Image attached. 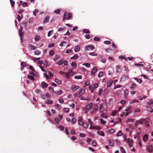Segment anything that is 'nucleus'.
<instances>
[{"mask_svg": "<svg viewBox=\"0 0 153 153\" xmlns=\"http://www.w3.org/2000/svg\"><path fill=\"white\" fill-rule=\"evenodd\" d=\"M78 123L81 126H82L83 125L84 123L82 121V118L81 117H79L78 118Z\"/></svg>", "mask_w": 153, "mask_h": 153, "instance_id": "6e6552de", "label": "nucleus"}, {"mask_svg": "<svg viewBox=\"0 0 153 153\" xmlns=\"http://www.w3.org/2000/svg\"><path fill=\"white\" fill-rule=\"evenodd\" d=\"M63 63V60H60L59 61L57 62L56 64L59 65H62Z\"/></svg>", "mask_w": 153, "mask_h": 153, "instance_id": "412c9836", "label": "nucleus"}, {"mask_svg": "<svg viewBox=\"0 0 153 153\" xmlns=\"http://www.w3.org/2000/svg\"><path fill=\"white\" fill-rule=\"evenodd\" d=\"M98 108V107L95 105H94L93 103L91 102L88 104L86 107L83 109L84 113L85 114L89 111L91 114H92L93 113L96 111Z\"/></svg>", "mask_w": 153, "mask_h": 153, "instance_id": "f257e3e1", "label": "nucleus"}, {"mask_svg": "<svg viewBox=\"0 0 153 153\" xmlns=\"http://www.w3.org/2000/svg\"><path fill=\"white\" fill-rule=\"evenodd\" d=\"M10 4H11V6L12 7H14V4H15V2L14 1L12 0H10Z\"/></svg>", "mask_w": 153, "mask_h": 153, "instance_id": "bb28decb", "label": "nucleus"}, {"mask_svg": "<svg viewBox=\"0 0 153 153\" xmlns=\"http://www.w3.org/2000/svg\"><path fill=\"white\" fill-rule=\"evenodd\" d=\"M124 140L125 141H126L127 142L129 143V145L130 147H132V141L131 140H130L129 139H127L126 138V137L125 135L123 136Z\"/></svg>", "mask_w": 153, "mask_h": 153, "instance_id": "7ed1b4c3", "label": "nucleus"}, {"mask_svg": "<svg viewBox=\"0 0 153 153\" xmlns=\"http://www.w3.org/2000/svg\"><path fill=\"white\" fill-rule=\"evenodd\" d=\"M29 46L31 50H34L36 48V47L35 46H34L32 45H30Z\"/></svg>", "mask_w": 153, "mask_h": 153, "instance_id": "cd10ccee", "label": "nucleus"}, {"mask_svg": "<svg viewBox=\"0 0 153 153\" xmlns=\"http://www.w3.org/2000/svg\"><path fill=\"white\" fill-rule=\"evenodd\" d=\"M104 73L103 72H100L99 74H98V76L100 78L103 75H104Z\"/></svg>", "mask_w": 153, "mask_h": 153, "instance_id": "e433bc0d", "label": "nucleus"}, {"mask_svg": "<svg viewBox=\"0 0 153 153\" xmlns=\"http://www.w3.org/2000/svg\"><path fill=\"white\" fill-rule=\"evenodd\" d=\"M79 88V87L78 86H75V85H73L72 86V89L73 91H75Z\"/></svg>", "mask_w": 153, "mask_h": 153, "instance_id": "ddd939ff", "label": "nucleus"}, {"mask_svg": "<svg viewBox=\"0 0 153 153\" xmlns=\"http://www.w3.org/2000/svg\"><path fill=\"white\" fill-rule=\"evenodd\" d=\"M85 90L84 89H82L80 90L78 94H76L75 95V96L76 97H79L82 95L85 92Z\"/></svg>", "mask_w": 153, "mask_h": 153, "instance_id": "20e7f679", "label": "nucleus"}, {"mask_svg": "<svg viewBox=\"0 0 153 153\" xmlns=\"http://www.w3.org/2000/svg\"><path fill=\"white\" fill-rule=\"evenodd\" d=\"M78 55H77V54H76L74 55L72 57H71V59H76V58H78Z\"/></svg>", "mask_w": 153, "mask_h": 153, "instance_id": "a878e982", "label": "nucleus"}, {"mask_svg": "<svg viewBox=\"0 0 153 153\" xmlns=\"http://www.w3.org/2000/svg\"><path fill=\"white\" fill-rule=\"evenodd\" d=\"M139 102L137 100H132L131 101L130 103L132 104L134 102Z\"/></svg>", "mask_w": 153, "mask_h": 153, "instance_id": "864d4df0", "label": "nucleus"}, {"mask_svg": "<svg viewBox=\"0 0 153 153\" xmlns=\"http://www.w3.org/2000/svg\"><path fill=\"white\" fill-rule=\"evenodd\" d=\"M83 126L84 128H86L88 127V124L86 123H85L83 124Z\"/></svg>", "mask_w": 153, "mask_h": 153, "instance_id": "6e6d98bb", "label": "nucleus"}, {"mask_svg": "<svg viewBox=\"0 0 153 153\" xmlns=\"http://www.w3.org/2000/svg\"><path fill=\"white\" fill-rule=\"evenodd\" d=\"M97 68L96 67H94L92 70L91 72V75L92 76L94 75L95 73L97 71Z\"/></svg>", "mask_w": 153, "mask_h": 153, "instance_id": "0eeeda50", "label": "nucleus"}, {"mask_svg": "<svg viewBox=\"0 0 153 153\" xmlns=\"http://www.w3.org/2000/svg\"><path fill=\"white\" fill-rule=\"evenodd\" d=\"M55 81L56 83L58 84H60L61 83V81L57 79H55Z\"/></svg>", "mask_w": 153, "mask_h": 153, "instance_id": "393cba45", "label": "nucleus"}, {"mask_svg": "<svg viewBox=\"0 0 153 153\" xmlns=\"http://www.w3.org/2000/svg\"><path fill=\"white\" fill-rule=\"evenodd\" d=\"M147 149L149 152H151L153 151L152 146L151 145L148 146Z\"/></svg>", "mask_w": 153, "mask_h": 153, "instance_id": "9b49d317", "label": "nucleus"}, {"mask_svg": "<svg viewBox=\"0 0 153 153\" xmlns=\"http://www.w3.org/2000/svg\"><path fill=\"white\" fill-rule=\"evenodd\" d=\"M89 128L91 129H97V130H99L101 129V128H100V127H99L98 126H92V125H91L90 126Z\"/></svg>", "mask_w": 153, "mask_h": 153, "instance_id": "9d476101", "label": "nucleus"}, {"mask_svg": "<svg viewBox=\"0 0 153 153\" xmlns=\"http://www.w3.org/2000/svg\"><path fill=\"white\" fill-rule=\"evenodd\" d=\"M40 51L37 50H36L34 52L35 54L36 55H39L40 54Z\"/></svg>", "mask_w": 153, "mask_h": 153, "instance_id": "58836bf2", "label": "nucleus"}, {"mask_svg": "<svg viewBox=\"0 0 153 153\" xmlns=\"http://www.w3.org/2000/svg\"><path fill=\"white\" fill-rule=\"evenodd\" d=\"M49 16H46V18L44 19V22H43V23H46V22H48V20H49Z\"/></svg>", "mask_w": 153, "mask_h": 153, "instance_id": "b1692460", "label": "nucleus"}, {"mask_svg": "<svg viewBox=\"0 0 153 153\" xmlns=\"http://www.w3.org/2000/svg\"><path fill=\"white\" fill-rule=\"evenodd\" d=\"M76 121V118H73L71 120V122L72 124H74L75 123Z\"/></svg>", "mask_w": 153, "mask_h": 153, "instance_id": "ea45409f", "label": "nucleus"}, {"mask_svg": "<svg viewBox=\"0 0 153 153\" xmlns=\"http://www.w3.org/2000/svg\"><path fill=\"white\" fill-rule=\"evenodd\" d=\"M98 133L100 135L104 136L105 135L104 133L102 131H98Z\"/></svg>", "mask_w": 153, "mask_h": 153, "instance_id": "72a5a7b5", "label": "nucleus"}, {"mask_svg": "<svg viewBox=\"0 0 153 153\" xmlns=\"http://www.w3.org/2000/svg\"><path fill=\"white\" fill-rule=\"evenodd\" d=\"M89 89L92 92H93L94 89L92 86H90L89 87Z\"/></svg>", "mask_w": 153, "mask_h": 153, "instance_id": "37998d69", "label": "nucleus"}, {"mask_svg": "<svg viewBox=\"0 0 153 153\" xmlns=\"http://www.w3.org/2000/svg\"><path fill=\"white\" fill-rule=\"evenodd\" d=\"M120 150L122 153H126V152L125 150L122 147H120Z\"/></svg>", "mask_w": 153, "mask_h": 153, "instance_id": "09e8293b", "label": "nucleus"}, {"mask_svg": "<svg viewBox=\"0 0 153 153\" xmlns=\"http://www.w3.org/2000/svg\"><path fill=\"white\" fill-rule=\"evenodd\" d=\"M83 32L85 33H90V31L88 29H84L83 30Z\"/></svg>", "mask_w": 153, "mask_h": 153, "instance_id": "c85d7f7f", "label": "nucleus"}, {"mask_svg": "<svg viewBox=\"0 0 153 153\" xmlns=\"http://www.w3.org/2000/svg\"><path fill=\"white\" fill-rule=\"evenodd\" d=\"M22 27H21L20 28L19 30V36L20 37L21 39L22 40V36L23 35L24 32H22Z\"/></svg>", "mask_w": 153, "mask_h": 153, "instance_id": "423d86ee", "label": "nucleus"}, {"mask_svg": "<svg viewBox=\"0 0 153 153\" xmlns=\"http://www.w3.org/2000/svg\"><path fill=\"white\" fill-rule=\"evenodd\" d=\"M81 100H89V98L88 97H86V98H85L84 97H81Z\"/></svg>", "mask_w": 153, "mask_h": 153, "instance_id": "de8ad7c7", "label": "nucleus"}, {"mask_svg": "<svg viewBox=\"0 0 153 153\" xmlns=\"http://www.w3.org/2000/svg\"><path fill=\"white\" fill-rule=\"evenodd\" d=\"M115 131V130L113 129H111L109 131V132L111 134L113 133Z\"/></svg>", "mask_w": 153, "mask_h": 153, "instance_id": "4d7b16f0", "label": "nucleus"}, {"mask_svg": "<svg viewBox=\"0 0 153 153\" xmlns=\"http://www.w3.org/2000/svg\"><path fill=\"white\" fill-rule=\"evenodd\" d=\"M28 78L30 79V80L34 81L35 80L34 77L32 75H28Z\"/></svg>", "mask_w": 153, "mask_h": 153, "instance_id": "4be33fe9", "label": "nucleus"}, {"mask_svg": "<svg viewBox=\"0 0 153 153\" xmlns=\"http://www.w3.org/2000/svg\"><path fill=\"white\" fill-rule=\"evenodd\" d=\"M54 45V44L53 43H50L48 45V47L51 48L53 47Z\"/></svg>", "mask_w": 153, "mask_h": 153, "instance_id": "69168bd1", "label": "nucleus"}, {"mask_svg": "<svg viewBox=\"0 0 153 153\" xmlns=\"http://www.w3.org/2000/svg\"><path fill=\"white\" fill-rule=\"evenodd\" d=\"M74 77L75 79H82V77L81 76H76Z\"/></svg>", "mask_w": 153, "mask_h": 153, "instance_id": "4c0bfd02", "label": "nucleus"}, {"mask_svg": "<svg viewBox=\"0 0 153 153\" xmlns=\"http://www.w3.org/2000/svg\"><path fill=\"white\" fill-rule=\"evenodd\" d=\"M147 104L148 105H151L153 104V101L152 100H150L147 102Z\"/></svg>", "mask_w": 153, "mask_h": 153, "instance_id": "e2e57ef3", "label": "nucleus"}, {"mask_svg": "<svg viewBox=\"0 0 153 153\" xmlns=\"http://www.w3.org/2000/svg\"><path fill=\"white\" fill-rule=\"evenodd\" d=\"M134 79L138 82L139 83H141L142 82V80L140 79H138L137 78H134Z\"/></svg>", "mask_w": 153, "mask_h": 153, "instance_id": "2f4dec72", "label": "nucleus"}, {"mask_svg": "<svg viewBox=\"0 0 153 153\" xmlns=\"http://www.w3.org/2000/svg\"><path fill=\"white\" fill-rule=\"evenodd\" d=\"M109 142V145L110 146H112L114 145V141L112 140H109L108 141Z\"/></svg>", "mask_w": 153, "mask_h": 153, "instance_id": "4468645a", "label": "nucleus"}, {"mask_svg": "<svg viewBox=\"0 0 153 153\" xmlns=\"http://www.w3.org/2000/svg\"><path fill=\"white\" fill-rule=\"evenodd\" d=\"M40 39V37L39 36H36L35 38V40L36 41H39Z\"/></svg>", "mask_w": 153, "mask_h": 153, "instance_id": "f704fd0d", "label": "nucleus"}, {"mask_svg": "<svg viewBox=\"0 0 153 153\" xmlns=\"http://www.w3.org/2000/svg\"><path fill=\"white\" fill-rule=\"evenodd\" d=\"M100 121L101 123L103 125H105L106 123V122L102 119H101Z\"/></svg>", "mask_w": 153, "mask_h": 153, "instance_id": "603ef678", "label": "nucleus"}, {"mask_svg": "<svg viewBox=\"0 0 153 153\" xmlns=\"http://www.w3.org/2000/svg\"><path fill=\"white\" fill-rule=\"evenodd\" d=\"M146 119H147V118L146 119H140V120H137L135 122L136 123H143L144 121H145Z\"/></svg>", "mask_w": 153, "mask_h": 153, "instance_id": "1a4fd4ad", "label": "nucleus"}, {"mask_svg": "<svg viewBox=\"0 0 153 153\" xmlns=\"http://www.w3.org/2000/svg\"><path fill=\"white\" fill-rule=\"evenodd\" d=\"M101 116L102 117L105 118H107V117L106 115V114H101Z\"/></svg>", "mask_w": 153, "mask_h": 153, "instance_id": "5fc2aeb1", "label": "nucleus"}, {"mask_svg": "<svg viewBox=\"0 0 153 153\" xmlns=\"http://www.w3.org/2000/svg\"><path fill=\"white\" fill-rule=\"evenodd\" d=\"M64 111L65 112L68 113L69 112V109L68 108H65L64 109Z\"/></svg>", "mask_w": 153, "mask_h": 153, "instance_id": "bf43d9fd", "label": "nucleus"}, {"mask_svg": "<svg viewBox=\"0 0 153 153\" xmlns=\"http://www.w3.org/2000/svg\"><path fill=\"white\" fill-rule=\"evenodd\" d=\"M113 81H109L107 83V87L108 88H109V87H110L111 85L112 84H113Z\"/></svg>", "mask_w": 153, "mask_h": 153, "instance_id": "2eb2a0df", "label": "nucleus"}, {"mask_svg": "<svg viewBox=\"0 0 153 153\" xmlns=\"http://www.w3.org/2000/svg\"><path fill=\"white\" fill-rule=\"evenodd\" d=\"M71 66L73 67H75L77 66V64L75 62H73L71 64Z\"/></svg>", "mask_w": 153, "mask_h": 153, "instance_id": "7c9ffc66", "label": "nucleus"}, {"mask_svg": "<svg viewBox=\"0 0 153 153\" xmlns=\"http://www.w3.org/2000/svg\"><path fill=\"white\" fill-rule=\"evenodd\" d=\"M88 123L91 125H92L94 123L93 122L91 121V119H88Z\"/></svg>", "mask_w": 153, "mask_h": 153, "instance_id": "8fccbe9b", "label": "nucleus"}, {"mask_svg": "<svg viewBox=\"0 0 153 153\" xmlns=\"http://www.w3.org/2000/svg\"><path fill=\"white\" fill-rule=\"evenodd\" d=\"M68 73L69 74H71L72 75L74 74V73H73L71 69L69 70L68 71Z\"/></svg>", "mask_w": 153, "mask_h": 153, "instance_id": "c03bdc74", "label": "nucleus"}, {"mask_svg": "<svg viewBox=\"0 0 153 153\" xmlns=\"http://www.w3.org/2000/svg\"><path fill=\"white\" fill-rule=\"evenodd\" d=\"M60 9H57L54 11V13L57 14H58L60 13Z\"/></svg>", "mask_w": 153, "mask_h": 153, "instance_id": "a19ab883", "label": "nucleus"}, {"mask_svg": "<svg viewBox=\"0 0 153 153\" xmlns=\"http://www.w3.org/2000/svg\"><path fill=\"white\" fill-rule=\"evenodd\" d=\"M80 50V46L79 45H77V46H76L75 47V48L74 49V51L75 52H78Z\"/></svg>", "mask_w": 153, "mask_h": 153, "instance_id": "f8f14e48", "label": "nucleus"}, {"mask_svg": "<svg viewBox=\"0 0 153 153\" xmlns=\"http://www.w3.org/2000/svg\"><path fill=\"white\" fill-rule=\"evenodd\" d=\"M89 55L92 56H97V54L95 52L91 53H89Z\"/></svg>", "mask_w": 153, "mask_h": 153, "instance_id": "13d9d810", "label": "nucleus"}, {"mask_svg": "<svg viewBox=\"0 0 153 153\" xmlns=\"http://www.w3.org/2000/svg\"><path fill=\"white\" fill-rule=\"evenodd\" d=\"M147 110L150 112H153V109L152 108V107L149 106L147 108Z\"/></svg>", "mask_w": 153, "mask_h": 153, "instance_id": "a211bd4d", "label": "nucleus"}, {"mask_svg": "<svg viewBox=\"0 0 153 153\" xmlns=\"http://www.w3.org/2000/svg\"><path fill=\"white\" fill-rule=\"evenodd\" d=\"M83 65H85L87 67H89L90 66V64L88 63H86L83 64Z\"/></svg>", "mask_w": 153, "mask_h": 153, "instance_id": "79ce46f5", "label": "nucleus"}, {"mask_svg": "<svg viewBox=\"0 0 153 153\" xmlns=\"http://www.w3.org/2000/svg\"><path fill=\"white\" fill-rule=\"evenodd\" d=\"M128 93V91L127 90H125V91L124 92V96L126 97L127 96Z\"/></svg>", "mask_w": 153, "mask_h": 153, "instance_id": "c9c22d12", "label": "nucleus"}, {"mask_svg": "<svg viewBox=\"0 0 153 153\" xmlns=\"http://www.w3.org/2000/svg\"><path fill=\"white\" fill-rule=\"evenodd\" d=\"M94 49V47L93 45H89L85 47V51H88L93 50Z\"/></svg>", "mask_w": 153, "mask_h": 153, "instance_id": "39448f33", "label": "nucleus"}, {"mask_svg": "<svg viewBox=\"0 0 153 153\" xmlns=\"http://www.w3.org/2000/svg\"><path fill=\"white\" fill-rule=\"evenodd\" d=\"M104 43L105 44L109 45L111 44V42L109 41H105L104 42Z\"/></svg>", "mask_w": 153, "mask_h": 153, "instance_id": "3c124183", "label": "nucleus"}, {"mask_svg": "<svg viewBox=\"0 0 153 153\" xmlns=\"http://www.w3.org/2000/svg\"><path fill=\"white\" fill-rule=\"evenodd\" d=\"M48 74L50 76V78L51 77L53 76V73H51L50 71H48Z\"/></svg>", "mask_w": 153, "mask_h": 153, "instance_id": "052dcab7", "label": "nucleus"}, {"mask_svg": "<svg viewBox=\"0 0 153 153\" xmlns=\"http://www.w3.org/2000/svg\"><path fill=\"white\" fill-rule=\"evenodd\" d=\"M69 74L68 73H65V74L64 76H65L68 79H69L70 78H69Z\"/></svg>", "mask_w": 153, "mask_h": 153, "instance_id": "680f3d73", "label": "nucleus"}, {"mask_svg": "<svg viewBox=\"0 0 153 153\" xmlns=\"http://www.w3.org/2000/svg\"><path fill=\"white\" fill-rule=\"evenodd\" d=\"M100 40V38L97 37H95L94 38V40L95 41H99Z\"/></svg>", "mask_w": 153, "mask_h": 153, "instance_id": "338daca9", "label": "nucleus"}, {"mask_svg": "<svg viewBox=\"0 0 153 153\" xmlns=\"http://www.w3.org/2000/svg\"><path fill=\"white\" fill-rule=\"evenodd\" d=\"M136 84H135L134 83H133L131 84V86L130 87V88L133 89L136 87Z\"/></svg>", "mask_w": 153, "mask_h": 153, "instance_id": "c756f323", "label": "nucleus"}, {"mask_svg": "<svg viewBox=\"0 0 153 153\" xmlns=\"http://www.w3.org/2000/svg\"><path fill=\"white\" fill-rule=\"evenodd\" d=\"M42 88H47L48 86V84L45 82H43L42 83Z\"/></svg>", "mask_w": 153, "mask_h": 153, "instance_id": "6ab92c4d", "label": "nucleus"}, {"mask_svg": "<svg viewBox=\"0 0 153 153\" xmlns=\"http://www.w3.org/2000/svg\"><path fill=\"white\" fill-rule=\"evenodd\" d=\"M38 10H34L33 11V14L35 16H36V13L38 12Z\"/></svg>", "mask_w": 153, "mask_h": 153, "instance_id": "774afa93", "label": "nucleus"}, {"mask_svg": "<svg viewBox=\"0 0 153 153\" xmlns=\"http://www.w3.org/2000/svg\"><path fill=\"white\" fill-rule=\"evenodd\" d=\"M57 123H59V119L58 118H56L54 119V120Z\"/></svg>", "mask_w": 153, "mask_h": 153, "instance_id": "49530a36", "label": "nucleus"}, {"mask_svg": "<svg viewBox=\"0 0 153 153\" xmlns=\"http://www.w3.org/2000/svg\"><path fill=\"white\" fill-rule=\"evenodd\" d=\"M55 107L56 108H58L59 110L60 109V105L59 104H56L55 105Z\"/></svg>", "mask_w": 153, "mask_h": 153, "instance_id": "a18cd8bd", "label": "nucleus"}, {"mask_svg": "<svg viewBox=\"0 0 153 153\" xmlns=\"http://www.w3.org/2000/svg\"><path fill=\"white\" fill-rule=\"evenodd\" d=\"M72 18V14L71 13H67L65 12L64 14V17L63 18V21H65L66 20H69Z\"/></svg>", "mask_w": 153, "mask_h": 153, "instance_id": "f03ea898", "label": "nucleus"}, {"mask_svg": "<svg viewBox=\"0 0 153 153\" xmlns=\"http://www.w3.org/2000/svg\"><path fill=\"white\" fill-rule=\"evenodd\" d=\"M131 109H132V107L130 106H129V107H127L126 109L125 110V111H128V113H129L131 111Z\"/></svg>", "mask_w": 153, "mask_h": 153, "instance_id": "dca6fc26", "label": "nucleus"}, {"mask_svg": "<svg viewBox=\"0 0 153 153\" xmlns=\"http://www.w3.org/2000/svg\"><path fill=\"white\" fill-rule=\"evenodd\" d=\"M92 144L93 146H95L97 145V143L95 140H93L92 141Z\"/></svg>", "mask_w": 153, "mask_h": 153, "instance_id": "5701e85b", "label": "nucleus"}, {"mask_svg": "<svg viewBox=\"0 0 153 153\" xmlns=\"http://www.w3.org/2000/svg\"><path fill=\"white\" fill-rule=\"evenodd\" d=\"M54 51L51 50L49 53V54L51 56H53L54 55Z\"/></svg>", "mask_w": 153, "mask_h": 153, "instance_id": "473e14b6", "label": "nucleus"}, {"mask_svg": "<svg viewBox=\"0 0 153 153\" xmlns=\"http://www.w3.org/2000/svg\"><path fill=\"white\" fill-rule=\"evenodd\" d=\"M59 101L60 103H63L64 102V101L62 98L59 99Z\"/></svg>", "mask_w": 153, "mask_h": 153, "instance_id": "0e129e2a", "label": "nucleus"}, {"mask_svg": "<svg viewBox=\"0 0 153 153\" xmlns=\"http://www.w3.org/2000/svg\"><path fill=\"white\" fill-rule=\"evenodd\" d=\"M45 102L48 104H51L53 103V101L51 100H48L45 101Z\"/></svg>", "mask_w": 153, "mask_h": 153, "instance_id": "f3484780", "label": "nucleus"}, {"mask_svg": "<svg viewBox=\"0 0 153 153\" xmlns=\"http://www.w3.org/2000/svg\"><path fill=\"white\" fill-rule=\"evenodd\" d=\"M148 135L147 134L145 135L143 137V140L144 141H146L148 139Z\"/></svg>", "mask_w": 153, "mask_h": 153, "instance_id": "aec40b11", "label": "nucleus"}]
</instances>
